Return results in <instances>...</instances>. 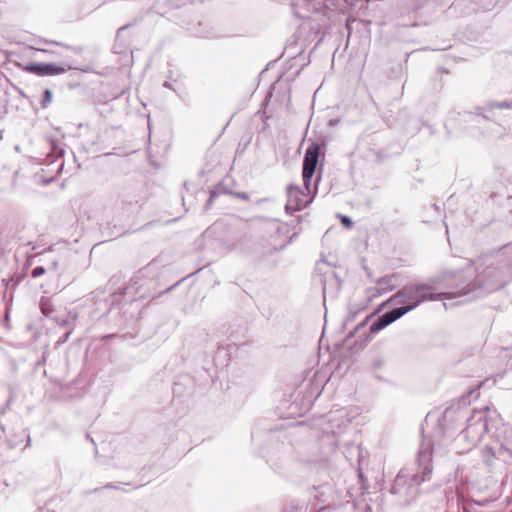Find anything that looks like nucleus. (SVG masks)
<instances>
[{
    "label": "nucleus",
    "mask_w": 512,
    "mask_h": 512,
    "mask_svg": "<svg viewBox=\"0 0 512 512\" xmlns=\"http://www.w3.org/2000/svg\"><path fill=\"white\" fill-rule=\"evenodd\" d=\"M469 394H470V395L475 394V398H477V397H478V395H479V394L477 393V390H476V389L472 390Z\"/></svg>",
    "instance_id": "21"
},
{
    "label": "nucleus",
    "mask_w": 512,
    "mask_h": 512,
    "mask_svg": "<svg viewBox=\"0 0 512 512\" xmlns=\"http://www.w3.org/2000/svg\"><path fill=\"white\" fill-rule=\"evenodd\" d=\"M318 157L319 146L316 144L309 146L305 152L303 160L302 177L304 190H302L299 186L296 185H290L287 188V203L285 206V210L287 213L299 211L312 202L313 196H310V194L316 193L318 179L316 180L314 188L312 189L311 178L315 173L318 163Z\"/></svg>",
    "instance_id": "3"
},
{
    "label": "nucleus",
    "mask_w": 512,
    "mask_h": 512,
    "mask_svg": "<svg viewBox=\"0 0 512 512\" xmlns=\"http://www.w3.org/2000/svg\"><path fill=\"white\" fill-rule=\"evenodd\" d=\"M342 223H343V224H345V225H347V226H351L352 221H351V219H350L349 217H347V216H343V217H342Z\"/></svg>",
    "instance_id": "19"
},
{
    "label": "nucleus",
    "mask_w": 512,
    "mask_h": 512,
    "mask_svg": "<svg viewBox=\"0 0 512 512\" xmlns=\"http://www.w3.org/2000/svg\"><path fill=\"white\" fill-rule=\"evenodd\" d=\"M0 139H2V131L0 130Z\"/></svg>",
    "instance_id": "27"
},
{
    "label": "nucleus",
    "mask_w": 512,
    "mask_h": 512,
    "mask_svg": "<svg viewBox=\"0 0 512 512\" xmlns=\"http://www.w3.org/2000/svg\"><path fill=\"white\" fill-rule=\"evenodd\" d=\"M237 196L240 199H243V200H248L249 199V196L246 193H239Z\"/></svg>",
    "instance_id": "20"
},
{
    "label": "nucleus",
    "mask_w": 512,
    "mask_h": 512,
    "mask_svg": "<svg viewBox=\"0 0 512 512\" xmlns=\"http://www.w3.org/2000/svg\"><path fill=\"white\" fill-rule=\"evenodd\" d=\"M55 321H56V323H58L61 326H66L69 322L67 318H62V317H55Z\"/></svg>",
    "instance_id": "18"
},
{
    "label": "nucleus",
    "mask_w": 512,
    "mask_h": 512,
    "mask_svg": "<svg viewBox=\"0 0 512 512\" xmlns=\"http://www.w3.org/2000/svg\"><path fill=\"white\" fill-rule=\"evenodd\" d=\"M489 111L494 109H510L512 108V100L511 101H502V102H491L487 105Z\"/></svg>",
    "instance_id": "10"
},
{
    "label": "nucleus",
    "mask_w": 512,
    "mask_h": 512,
    "mask_svg": "<svg viewBox=\"0 0 512 512\" xmlns=\"http://www.w3.org/2000/svg\"><path fill=\"white\" fill-rule=\"evenodd\" d=\"M293 8L298 18L322 23L333 19L338 12L336 0H295Z\"/></svg>",
    "instance_id": "5"
},
{
    "label": "nucleus",
    "mask_w": 512,
    "mask_h": 512,
    "mask_svg": "<svg viewBox=\"0 0 512 512\" xmlns=\"http://www.w3.org/2000/svg\"><path fill=\"white\" fill-rule=\"evenodd\" d=\"M490 408L474 410L467 418L468 411L462 408L460 404L457 406L448 407L441 419L439 420L438 427L433 433V442H423L420 445L418 452V472L410 474L408 470L402 469L394 480L392 486V493L397 494L402 492L403 486L406 481L411 478L410 486H419L422 482L431 479L432 475V454L433 451H440L442 447H446L455 433L454 424L456 422L466 419V426L457 435L454 449L457 453L469 451L476 446L487 432Z\"/></svg>",
    "instance_id": "1"
},
{
    "label": "nucleus",
    "mask_w": 512,
    "mask_h": 512,
    "mask_svg": "<svg viewBox=\"0 0 512 512\" xmlns=\"http://www.w3.org/2000/svg\"><path fill=\"white\" fill-rule=\"evenodd\" d=\"M70 335H71V331L67 332V333L65 334V338H64V340H63V341H66V340L69 338V336H70Z\"/></svg>",
    "instance_id": "23"
},
{
    "label": "nucleus",
    "mask_w": 512,
    "mask_h": 512,
    "mask_svg": "<svg viewBox=\"0 0 512 512\" xmlns=\"http://www.w3.org/2000/svg\"><path fill=\"white\" fill-rule=\"evenodd\" d=\"M326 294H327V288L326 286L323 287V296H324V299L326 298Z\"/></svg>",
    "instance_id": "22"
},
{
    "label": "nucleus",
    "mask_w": 512,
    "mask_h": 512,
    "mask_svg": "<svg viewBox=\"0 0 512 512\" xmlns=\"http://www.w3.org/2000/svg\"><path fill=\"white\" fill-rule=\"evenodd\" d=\"M475 290V285L471 287L470 284H466L461 286L456 292L432 293L431 288L428 285L414 284L403 287L391 296L387 302L402 304L401 307L395 308L396 312L401 311L400 316L402 317L423 302L455 299L467 296L469 293L475 292Z\"/></svg>",
    "instance_id": "2"
},
{
    "label": "nucleus",
    "mask_w": 512,
    "mask_h": 512,
    "mask_svg": "<svg viewBox=\"0 0 512 512\" xmlns=\"http://www.w3.org/2000/svg\"><path fill=\"white\" fill-rule=\"evenodd\" d=\"M31 445V439L30 437L28 436V441H27V444H26V447L30 446Z\"/></svg>",
    "instance_id": "25"
},
{
    "label": "nucleus",
    "mask_w": 512,
    "mask_h": 512,
    "mask_svg": "<svg viewBox=\"0 0 512 512\" xmlns=\"http://www.w3.org/2000/svg\"><path fill=\"white\" fill-rule=\"evenodd\" d=\"M52 101V92L49 89L44 91L43 99L41 102V106L46 108Z\"/></svg>",
    "instance_id": "15"
},
{
    "label": "nucleus",
    "mask_w": 512,
    "mask_h": 512,
    "mask_svg": "<svg viewBox=\"0 0 512 512\" xmlns=\"http://www.w3.org/2000/svg\"><path fill=\"white\" fill-rule=\"evenodd\" d=\"M59 260V257L49 254L46 267L47 271H56L58 269Z\"/></svg>",
    "instance_id": "12"
},
{
    "label": "nucleus",
    "mask_w": 512,
    "mask_h": 512,
    "mask_svg": "<svg viewBox=\"0 0 512 512\" xmlns=\"http://www.w3.org/2000/svg\"><path fill=\"white\" fill-rule=\"evenodd\" d=\"M40 309H41V312L45 315V316H50L51 313L54 311L53 309V306L52 304L50 303L49 300H44V299H41V302H40Z\"/></svg>",
    "instance_id": "13"
},
{
    "label": "nucleus",
    "mask_w": 512,
    "mask_h": 512,
    "mask_svg": "<svg viewBox=\"0 0 512 512\" xmlns=\"http://www.w3.org/2000/svg\"><path fill=\"white\" fill-rule=\"evenodd\" d=\"M266 226L267 230L275 232L277 234L282 232L286 228L285 225H281L277 221H269Z\"/></svg>",
    "instance_id": "14"
},
{
    "label": "nucleus",
    "mask_w": 512,
    "mask_h": 512,
    "mask_svg": "<svg viewBox=\"0 0 512 512\" xmlns=\"http://www.w3.org/2000/svg\"><path fill=\"white\" fill-rule=\"evenodd\" d=\"M46 271H47V268H45L43 266H37L32 270L31 275L33 278H37V277L42 276Z\"/></svg>",
    "instance_id": "16"
},
{
    "label": "nucleus",
    "mask_w": 512,
    "mask_h": 512,
    "mask_svg": "<svg viewBox=\"0 0 512 512\" xmlns=\"http://www.w3.org/2000/svg\"><path fill=\"white\" fill-rule=\"evenodd\" d=\"M494 274H495V270L493 268L489 267L487 270L482 272L481 276L488 279V278L494 276Z\"/></svg>",
    "instance_id": "17"
},
{
    "label": "nucleus",
    "mask_w": 512,
    "mask_h": 512,
    "mask_svg": "<svg viewBox=\"0 0 512 512\" xmlns=\"http://www.w3.org/2000/svg\"><path fill=\"white\" fill-rule=\"evenodd\" d=\"M74 67L68 64L57 65V64H46V63H38L30 65L27 70L33 72L37 75L45 76V75H59L63 74Z\"/></svg>",
    "instance_id": "7"
},
{
    "label": "nucleus",
    "mask_w": 512,
    "mask_h": 512,
    "mask_svg": "<svg viewBox=\"0 0 512 512\" xmlns=\"http://www.w3.org/2000/svg\"><path fill=\"white\" fill-rule=\"evenodd\" d=\"M400 312L401 311L396 312V310L393 309L381 315L371 324L369 328L370 333L376 334L385 327H387L388 325H390L391 323H393L394 321H396L397 319H399L401 317Z\"/></svg>",
    "instance_id": "8"
},
{
    "label": "nucleus",
    "mask_w": 512,
    "mask_h": 512,
    "mask_svg": "<svg viewBox=\"0 0 512 512\" xmlns=\"http://www.w3.org/2000/svg\"><path fill=\"white\" fill-rule=\"evenodd\" d=\"M481 462L487 468H495L512 458V429L502 424L498 431L491 435L490 442L480 451Z\"/></svg>",
    "instance_id": "4"
},
{
    "label": "nucleus",
    "mask_w": 512,
    "mask_h": 512,
    "mask_svg": "<svg viewBox=\"0 0 512 512\" xmlns=\"http://www.w3.org/2000/svg\"><path fill=\"white\" fill-rule=\"evenodd\" d=\"M353 418L354 415H351V409L348 407L332 410L322 420L321 429L326 434L339 436L349 427Z\"/></svg>",
    "instance_id": "6"
},
{
    "label": "nucleus",
    "mask_w": 512,
    "mask_h": 512,
    "mask_svg": "<svg viewBox=\"0 0 512 512\" xmlns=\"http://www.w3.org/2000/svg\"><path fill=\"white\" fill-rule=\"evenodd\" d=\"M396 280L397 276L395 274L386 275L382 278H379L376 282V286L374 288L372 296H381L389 291L394 290L397 287Z\"/></svg>",
    "instance_id": "9"
},
{
    "label": "nucleus",
    "mask_w": 512,
    "mask_h": 512,
    "mask_svg": "<svg viewBox=\"0 0 512 512\" xmlns=\"http://www.w3.org/2000/svg\"><path fill=\"white\" fill-rule=\"evenodd\" d=\"M460 402L466 403V398L463 397Z\"/></svg>",
    "instance_id": "26"
},
{
    "label": "nucleus",
    "mask_w": 512,
    "mask_h": 512,
    "mask_svg": "<svg viewBox=\"0 0 512 512\" xmlns=\"http://www.w3.org/2000/svg\"><path fill=\"white\" fill-rule=\"evenodd\" d=\"M505 283H506V281L502 280V281H497L492 284H487L484 282V280H482V282L479 284L478 288L485 289L487 292H490V291H494V290L502 287Z\"/></svg>",
    "instance_id": "11"
},
{
    "label": "nucleus",
    "mask_w": 512,
    "mask_h": 512,
    "mask_svg": "<svg viewBox=\"0 0 512 512\" xmlns=\"http://www.w3.org/2000/svg\"><path fill=\"white\" fill-rule=\"evenodd\" d=\"M287 243H288V242L283 241L282 243H280V244H279V246H280V247H285Z\"/></svg>",
    "instance_id": "24"
}]
</instances>
